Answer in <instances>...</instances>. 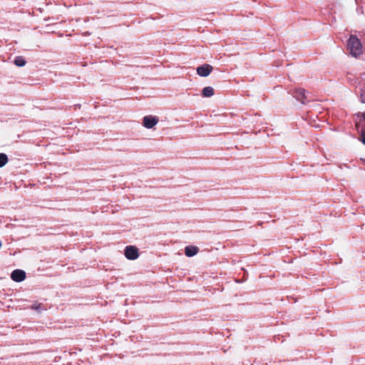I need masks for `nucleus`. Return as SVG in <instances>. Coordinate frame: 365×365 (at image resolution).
<instances>
[{"mask_svg":"<svg viewBox=\"0 0 365 365\" xmlns=\"http://www.w3.org/2000/svg\"><path fill=\"white\" fill-rule=\"evenodd\" d=\"M347 48L350 53L357 57L362 53V46L359 39L354 35H351L347 42Z\"/></svg>","mask_w":365,"mask_h":365,"instance_id":"nucleus-1","label":"nucleus"},{"mask_svg":"<svg viewBox=\"0 0 365 365\" xmlns=\"http://www.w3.org/2000/svg\"><path fill=\"white\" fill-rule=\"evenodd\" d=\"M292 94L297 101H300L303 104L309 101L307 97V92L304 88H295L293 91Z\"/></svg>","mask_w":365,"mask_h":365,"instance_id":"nucleus-2","label":"nucleus"},{"mask_svg":"<svg viewBox=\"0 0 365 365\" xmlns=\"http://www.w3.org/2000/svg\"><path fill=\"white\" fill-rule=\"evenodd\" d=\"M124 255L125 257L128 259H136L139 256L138 249L133 245L127 246L125 249Z\"/></svg>","mask_w":365,"mask_h":365,"instance_id":"nucleus-3","label":"nucleus"},{"mask_svg":"<svg viewBox=\"0 0 365 365\" xmlns=\"http://www.w3.org/2000/svg\"><path fill=\"white\" fill-rule=\"evenodd\" d=\"M158 123V118L153 115H146L143 118V125L147 128H153Z\"/></svg>","mask_w":365,"mask_h":365,"instance_id":"nucleus-4","label":"nucleus"},{"mask_svg":"<svg viewBox=\"0 0 365 365\" xmlns=\"http://www.w3.org/2000/svg\"><path fill=\"white\" fill-rule=\"evenodd\" d=\"M213 68L211 65L205 63L197 68V73L202 77H206L210 75Z\"/></svg>","mask_w":365,"mask_h":365,"instance_id":"nucleus-5","label":"nucleus"},{"mask_svg":"<svg viewBox=\"0 0 365 365\" xmlns=\"http://www.w3.org/2000/svg\"><path fill=\"white\" fill-rule=\"evenodd\" d=\"M11 278L16 282H21L26 279V272L22 269H15L11 272Z\"/></svg>","mask_w":365,"mask_h":365,"instance_id":"nucleus-6","label":"nucleus"},{"mask_svg":"<svg viewBox=\"0 0 365 365\" xmlns=\"http://www.w3.org/2000/svg\"><path fill=\"white\" fill-rule=\"evenodd\" d=\"M199 251L198 247L195 246H187L185 248V254L187 257H192L195 255Z\"/></svg>","mask_w":365,"mask_h":365,"instance_id":"nucleus-7","label":"nucleus"},{"mask_svg":"<svg viewBox=\"0 0 365 365\" xmlns=\"http://www.w3.org/2000/svg\"><path fill=\"white\" fill-rule=\"evenodd\" d=\"M214 95V89L210 86L205 87L202 89V96L204 97H210Z\"/></svg>","mask_w":365,"mask_h":365,"instance_id":"nucleus-8","label":"nucleus"},{"mask_svg":"<svg viewBox=\"0 0 365 365\" xmlns=\"http://www.w3.org/2000/svg\"><path fill=\"white\" fill-rule=\"evenodd\" d=\"M26 63V62L23 56H16L14 59L15 65L19 67H22L25 66Z\"/></svg>","mask_w":365,"mask_h":365,"instance_id":"nucleus-9","label":"nucleus"},{"mask_svg":"<svg viewBox=\"0 0 365 365\" xmlns=\"http://www.w3.org/2000/svg\"><path fill=\"white\" fill-rule=\"evenodd\" d=\"M8 162V157L4 153H0V168L4 166Z\"/></svg>","mask_w":365,"mask_h":365,"instance_id":"nucleus-10","label":"nucleus"},{"mask_svg":"<svg viewBox=\"0 0 365 365\" xmlns=\"http://www.w3.org/2000/svg\"><path fill=\"white\" fill-rule=\"evenodd\" d=\"M41 303H35L31 306V309L39 312L41 309Z\"/></svg>","mask_w":365,"mask_h":365,"instance_id":"nucleus-11","label":"nucleus"},{"mask_svg":"<svg viewBox=\"0 0 365 365\" xmlns=\"http://www.w3.org/2000/svg\"><path fill=\"white\" fill-rule=\"evenodd\" d=\"M360 139L363 144L365 145V129L362 130Z\"/></svg>","mask_w":365,"mask_h":365,"instance_id":"nucleus-12","label":"nucleus"},{"mask_svg":"<svg viewBox=\"0 0 365 365\" xmlns=\"http://www.w3.org/2000/svg\"><path fill=\"white\" fill-rule=\"evenodd\" d=\"M362 118L365 120V112L362 113Z\"/></svg>","mask_w":365,"mask_h":365,"instance_id":"nucleus-13","label":"nucleus"}]
</instances>
